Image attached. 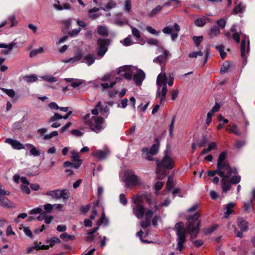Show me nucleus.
I'll return each instance as SVG.
<instances>
[{"mask_svg": "<svg viewBox=\"0 0 255 255\" xmlns=\"http://www.w3.org/2000/svg\"><path fill=\"white\" fill-rule=\"evenodd\" d=\"M161 51L163 53L153 59L154 63H157L161 65V72L157 76L156 79V85L157 90L156 94V97L159 98L160 104L164 102V100L167 92V84L169 86H172L173 84L174 77L172 74L166 75L165 70V65L169 55V52L161 48Z\"/></svg>", "mask_w": 255, "mask_h": 255, "instance_id": "obj_1", "label": "nucleus"}, {"mask_svg": "<svg viewBox=\"0 0 255 255\" xmlns=\"http://www.w3.org/2000/svg\"><path fill=\"white\" fill-rule=\"evenodd\" d=\"M200 216L198 212L195 213L193 215H190L187 217L188 225L187 228H185L182 222H179L175 225V228L177 238V250L181 251L183 249V245L186 240L185 234L188 232L191 238H195L199 230L200 222L198 220Z\"/></svg>", "mask_w": 255, "mask_h": 255, "instance_id": "obj_2", "label": "nucleus"}, {"mask_svg": "<svg viewBox=\"0 0 255 255\" xmlns=\"http://www.w3.org/2000/svg\"><path fill=\"white\" fill-rule=\"evenodd\" d=\"M217 174L222 178L221 180V185L223 191L225 193L230 190L232 184H237L241 180V177L240 175H233L225 170H223L222 172L220 173L218 166H217V169L209 171L208 172L209 176H214Z\"/></svg>", "mask_w": 255, "mask_h": 255, "instance_id": "obj_3", "label": "nucleus"}, {"mask_svg": "<svg viewBox=\"0 0 255 255\" xmlns=\"http://www.w3.org/2000/svg\"><path fill=\"white\" fill-rule=\"evenodd\" d=\"M85 123L93 131L98 133L104 129L106 126L105 119L101 117L94 115L90 118V114H87L84 116Z\"/></svg>", "mask_w": 255, "mask_h": 255, "instance_id": "obj_4", "label": "nucleus"}, {"mask_svg": "<svg viewBox=\"0 0 255 255\" xmlns=\"http://www.w3.org/2000/svg\"><path fill=\"white\" fill-rule=\"evenodd\" d=\"M157 178L162 179L166 175V170L172 169L175 165V163L172 158L169 154L166 153L161 160L157 161Z\"/></svg>", "mask_w": 255, "mask_h": 255, "instance_id": "obj_5", "label": "nucleus"}, {"mask_svg": "<svg viewBox=\"0 0 255 255\" xmlns=\"http://www.w3.org/2000/svg\"><path fill=\"white\" fill-rule=\"evenodd\" d=\"M227 152L223 151L220 154L218 161L217 166H218L220 173L222 172L223 170H226L233 175H238V171L235 167H232L229 163L226 161Z\"/></svg>", "mask_w": 255, "mask_h": 255, "instance_id": "obj_6", "label": "nucleus"}, {"mask_svg": "<svg viewBox=\"0 0 255 255\" xmlns=\"http://www.w3.org/2000/svg\"><path fill=\"white\" fill-rule=\"evenodd\" d=\"M43 195L51 197L52 199L58 200L62 198L64 200L68 199L70 197V192L67 189H56L49 191Z\"/></svg>", "mask_w": 255, "mask_h": 255, "instance_id": "obj_7", "label": "nucleus"}, {"mask_svg": "<svg viewBox=\"0 0 255 255\" xmlns=\"http://www.w3.org/2000/svg\"><path fill=\"white\" fill-rule=\"evenodd\" d=\"M113 72L110 73H107L104 76L100 78V80L103 82L109 81L110 83H101V86L104 90L108 89L113 88L115 85L119 82L121 79L117 77L114 80L112 79Z\"/></svg>", "mask_w": 255, "mask_h": 255, "instance_id": "obj_8", "label": "nucleus"}, {"mask_svg": "<svg viewBox=\"0 0 255 255\" xmlns=\"http://www.w3.org/2000/svg\"><path fill=\"white\" fill-rule=\"evenodd\" d=\"M159 150L158 144H153L150 148H143L142 149V156L149 161L153 160L152 156L156 154Z\"/></svg>", "mask_w": 255, "mask_h": 255, "instance_id": "obj_9", "label": "nucleus"}, {"mask_svg": "<svg viewBox=\"0 0 255 255\" xmlns=\"http://www.w3.org/2000/svg\"><path fill=\"white\" fill-rule=\"evenodd\" d=\"M110 109L107 105L104 106L101 101L99 102L95 108L92 110L91 113L93 115L98 116L100 113L103 116L107 118L109 114Z\"/></svg>", "mask_w": 255, "mask_h": 255, "instance_id": "obj_10", "label": "nucleus"}, {"mask_svg": "<svg viewBox=\"0 0 255 255\" xmlns=\"http://www.w3.org/2000/svg\"><path fill=\"white\" fill-rule=\"evenodd\" d=\"M250 50V41L249 38L245 35L243 36V39L242 40L241 45V56L243 58H246Z\"/></svg>", "mask_w": 255, "mask_h": 255, "instance_id": "obj_11", "label": "nucleus"}, {"mask_svg": "<svg viewBox=\"0 0 255 255\" xmlns=\"http://www.w3.org/2000/svg\"><path fill=\"white\" fill-rule=\"evenodd\" d=\"M126 184L127 187H132L141 183V180L134 174H129L126 179Z\"/></svg>", "mask_w": 255, "mask_h": 255, "instance_id": "obj_12", "label": "nucleus"}, {"mask_svg": "<svg viewBox=\"0 0 255 255\" xmlns=\"http://www.w3.org/2000/svg\"><path fill=\"white\" fill-rule=\"evenodd\" d=\"M131 68L132 67L130 66L126 65L120 67L117 73L123 76L126 79L129 80L132 77Z\"/></svg>", "mask_w": 255, "mask_h": 255, "instance_id": "obj_13", "label": "nucleus"}, {"mask_svg": "<svg viewBox=\"0 0 255 255\" xmlns=\"http://www.w3.org/2000/svg\"><path fill=\"white\" fill-rule=\"evenodd\" d=\"M132 208L133 214L137 218L141 219L143 217L145 209L142 205H132Z\"/></svg>", "mask_w": 255, "mask_h": 255, "instance_id": "obj_14", "label": "nucleus"}, {"mask_svg": "<svg viewBox=\"0 0 255 255\" xmlns=\"http://www.w3.org/2000/svg\"><path fill=\"white\" fill-rule=\"evenodd\" d=\"M107 41L105 39H99L98 40V45L99 46L97 54L99 56L103 57L107 52L108 49L106 47Z\"/></svg>", "mask_w": 255, "mask_h": 255, "instance_id": "obj_15", "label": "nucleus"}, {"mask_svg": "<svg viewBox=\"0 0 255 255\" xmlns=\"http://www.w3.org/2000/svg\"><path fill=\"white\" fill-rule=\"evenodd\" d=\"M153 215V211L152 210H148L145 213V220L140 222V226L142 228H146L150 225V219Z\"/></svg>", "mask_w": 255, "mask_h": 255, "instance_id": "obj_16", "label": "nucleus"}, {"mask_svg": "<svg viewBox=\"0 0 255 255\" xmlns=\"http://www.w3.org/2000/svg\"><path fill=\"white\" fill-rule=\"evenodd\" d=\"M144 78L145 74L141 70H137L133 77V80L137 85H140Z\"/></svg>", "mask_w": 255, "mask_h": 255, "instance_id": "obj_17", "label": "nucleus"}, {"mask_svg": "<svg viewBox=\"0 0 255 255\" xmlns=\"http://www.w3.org/2000/svg\"><path fill=\"white\" fill-rule=\"evenodd\" d=\"M5 142L9 144L14 149L19 150L24 148L23 145L19 141L11 138H6Z\"/></svg>", "mask_w": 255, "mask_h": 255, "instance_id": "obj_18", "label": "nucleus"}, {"mask_svg": "<svg viewBox=\"0 0 255 255\" xmlns=\"http://www.w3.org/2000/svg\"><path fill=\"white\" fill-rule=\"evenodd\" d=\"M71 158L75 162V168L78 169L82 163V160L80 159L79 153L75 150L71 152Z\"/></svg>", "mask_w": 255, "mask_h": 255, "instance_id": "obj_19", "label": "nucleus"}, {"mask_svg": "<svg viewBox=\"0 0 255 255\" xmlns=\"http://www.w3.org/2000/svg\"><path fill=\"white\" fill-rule=\"evenodd\" d=\"M109 150H98L92 153V155L99 160H103L109 154Z\"/></svg>", "mask_w": 255, "mask_h": 255, "instance_id": "obj_20", "label": "nucleus"}, {"mask_svg": "<svg viewBox=\"0 0 255 255\" xmlns=\"http://www.w3.org/2000/svg\"><path fill=\"white\" fill-rule=\"evenodd\" d=\"M146 201L150 208L149 210H152L153 213L159 210V206L157 205V202L155 199L147 197Z\"/></svg>", "mask_w": 255, "mask_h": 255, "instance_id": "obj_21", "label": "nucleus"}, {"mask_svg": "<svg viewBox=\"0 0 255 255\" xmlns=\"http://www.w3.org/2000/svg\"><path fill=\"white\" fill-rule=\"evenodd\" d=\"M108 219L106 218L105 214L104 213H103L100 219L97 221V224L98 225V227L94 228L90 232H92V233H95L99 230V226H100L103 223H105L107 225L108 224Z\"/></svg>", "mask_w": 255, "mask_h": 255, "instance_id": "obj_22", "label": "nucleus"}, {"mask_svg": "<svg viewBox=\"0 0 255 255\" xmlns=\"http://www.w3.org/2000/svg\"><path fill=\"white\" fill-rule=\"evenodd\" d=\"M173 30L176 32H179L180 31V27L177 23H174L173 27H171L170 26H166L163 29L162 31L165 34H171Z\"/></svg>", "mask_w": 255, "mask_h": 255, "instance_id": "obj_23", "label": "nucleus"}, {"mask_svg": "<svg viewBox=\"0 0 255 255\" xmlns=\"http://www.w3.org/2000/svg\"><path fill=\"white\" fill-rule=\"evenodd\" d=\"M72 114V111H68L65 116H62L61 115H60L59 114L56 113H55L53 116H51L50 117V121H53L55 120H61L62 119L66 120L69 117V116Z\"/></svg>", "mask_w": 255, "mask_h": 255, "instance_id": "obj_24", "label": "nucleus"}, {"mask_svg": "<svg viewBox=\"0 0 255 255\" xmlns=\"http://www.w3.org/2000/svg\"><path fill=\"white\" fill-rule=\"evenodd\" d=\"M65 80L67 82H71V85L73 88H76L82 85L83 81L81 79L65 78Z\"/></svg>", "mask_w": 255, "mask_h": 255, "instance_id": "obj_25", "label": "nucleus"}, {"mask_svg": "<svg viewBox=\"0 0 255 255\" xmlns=\"http://www.w3.org/2000/svg\"><path fill=\"white\" fill-rule=\"evenodd\" d=\"M15 44V43L13 42H11L9 44L1 43L0 44V48H4L7 49L6 50L3 51V53L5 55H7L10 53Z\"/></svg>", "mask_w": 255, "mask_h": 255, "instance_id": "obj_26", "label": "nucleus"}, {"mask_svg": "<svg viewBox=\"0 0 255 255\" xmlns=\"http://www.w3.org/2000/svg\"><path fill=\"white\" fill-rule=\"evenodd\" d=\"M238 225L242 231H246L248 229V222L243 218L238 219Z\"/></svg>", "mask_w": 255, "mask_h": 255, "instance_id": "obj_27", "label": "nucleus"}, {"mask_svg": "<svg viewBox=\"0 0 255 255\" xmlns=\"http://www.w3.org/2000/svg\"><path fill=\"white\" fill-rule=\"evenodd\" d=\"M82 57V55L81 53L78 52V53H76L73 57H71L70 58L64 60H63V62L65 63H69V62L74 63L76 62H77L79 60H80L81 59Z\"/></svg>", "mask_w": 255, "mask_h": 255, "instance_id": "obj_28", "label": "nucleus"}, {"mask_svg": "<svg viewBox=\"0 0 255 255\" xmlns=\"http://www.w3.org/2000/svg\"><path fill=\"white\" fill-rule=\"evenodd\" d=\"M95 59V56L93 54H89L84 57L82 62L87 63L88 66H90L94 63Z\"/></svg>", "mask_w": 255, "mask_h": 255, "instance_id": "obj_29", "label": "nucleus"}, {"mask_svg": "<svg viewBox=\"0 0 255 255\" xmlns=\"http://www.w3.org/2000/svg\"><path fill=\"white\" fill-rule=\"evenodd\" d=\"M235 206V204L231 202L227 205L226 206V212H225L224 217L225 218H227L230 215L233 213V208Z\"/></svg>", "mask_w": 255, "mask_h": 255, "instance_id": "obj_30", "label": "nucleus"}, {"mask_svg": "<svg viewBox=\"0 0 255 255\" xmlns=\"http://www.w3.org/2000/svg\"><path fill=\"white\" fill-rule=\"evenodd\" d=\"M142 201V196L139 194H136L131 197V202L133 203L132 205H140Z\"/></svg>", "mask_w": 255, "mask_h": 255, "instance_id": "obj_31", "label": "nucleus"}, {"mask_svg": "<svg viewBox=\"0 0 255 255\" xmlns=\"http://www.w3.org/2000/svg\"><path fill=\"white\" fill-rule=\"evenodd\" d=\"M217 148V145L216 142H211L207 148H204L202 151L201 154H205L211 151L212 150Z\"/></svg>", "mask_w": 255, "mask_h": 255, "instance_id": "obj_32", "label": "nucleus"}, {"mask_svg": "<svg viewBox=\"0 0 255 255\" xmlns=\"http://www.w3.org/2000/svg\"><path fill=\"white\" fill-rule=\"evenodd\" d=\"M220 33V30L217 26H213L211 27L209 35L211 38L217 36Z\"/></svg>", "mask_w": 255, "mask_h": 255, "instance_id": "obj_33", "label": "nucleus"}, {"mask_svg": "<svg viewBox=\"0 0 255 255\" xmlns=\"http://www.w3.org/2000/svg\"><path fill=\"white\" fill-rule=\"evenodd\" d=\"M207 19L205 16L198 18L195 21V24L198 27H202L206 24Z\"/></svg>", "mask_w": 255, "mask_h": 255, "instance_id": "obj_34", "label": "nucleus"}, {"mask_svg": "<svg viewBox=\"0 0 255 255\" xmlns=\"http://www.w3.org/2000/svg\"><path fill=\"white\" fill-rule=\"evenodd\" d=\"M97 32L99 35L107 36L108 31L107 27L105 26H99L97 28Z\"/></svg>", "mask_w": 255, "mask_h": 255, "instance_id": "obj_35", "label": "nucleus"}, {"mask_svg": "<svg viewBox=\"0 0 255 255\" xmlns=\"http://www.w3.org/2000/svg\"><path fill=\"white\" fill-rule=\"evenodd\" d=\"M230 128H227L226 130L230 132L233 133L236 135H240V132L239 131V129L236 125H233L231 126H229Z\"/></svg>", "mask_w": 255, "mask_h": 255, "instance_id": "obj_36", "label": "nucleus"}, {"mask_svg": "<svg viewBox=\"0 0 255 255\" xmlns=\"http://www.w3.org/2000/svg\"><path fill=\"white\" fill-rule=\"evenodd\" d=\"M245 6L243 3H240L238 5H236L233 9V13L237 14L241 13L245 10Z\"/></svg>", "mask_w": 255, "mask_h": 255, "instance_id": "obj_37", "label": "nucleus"}, {"mask_svg": "<svg viewBox=\"0 0 255 255\" xmlns=\"http://www.w3.org/2000/svg\"><path fill=\"white\" fill-rule=\"evenodd\" d=\"M40 78L42 80L48 82H56L58 80L56 77H53L52 75H45L40 77Z\"/></svg>", "mask_w": 255, "mask_h": 255, "instance_id": "obj_38", "label": "nucleus"}, {"mask_svg": "<svg viewBox=\"0 0 255 255\" xmlns=\"http://www.w3.org/2000/svg\"><path fill=\"white\" fill-rule=\"evenodd\" d=\"M23 79L28 83H32L37 80V77L35 75H30L23 77Z\"/></svg>", "mask_w": 255, "mask_h": 255, "instance_id": "obj_39", "label": "nucleus"}, {"mask_svg": "<svg viewBox=\"0 0 255 255\" xmlns=\"http://www.w3.org/2000/svg\"><path fill=\"white\" fill-rule=\"evenodd\" d=\"M99 10V8L94 7L89 10V17L93 19H96L98 18L99 15L97 14H92V12H97Z\"/></svg>", "mask_w": 255, "mask_h": 255, "instance_id": "obj_40", "label": "nucleus"}, {"mask_svg": "<svg viewBox=\"0 0 255 255\" xmlns=\"http://www.w3.org/2000/svg\"><path fill=\"white\" fill-rule=\"evenodd\" d=\"M230 67V64L228 61H225L221 68V73H225L228 72Z\"/></svg>", "mask_w": 255, "mask_h": 255, "instance_id": "obj_41", "label": "nucleus"}, {"mask_svg": "<svg viewBox=\"0 0 255 255\" xmlns=\"http://www.w3.org/2000/svg\"><path fill=\"white\" fill-rule=\"evenodd\" d=\"M0 89L10 98H13L15 96V93L13 89H7L4 88H0Z\"/></svg>", "mask_w": 255, "mask_h": 255, "instance_id": "obj_42", "label": "nucleus"}, {"mask_svg": "<svg viewBox=\"0 0 255 255\" xmlns=\"http://www.w3.org/2000/svg\"><path fill=\"white\" fill-rule=\"evenodd\" d=\"M28 145L31 147L30 150V154L34 156H37L40 155V152L34 146L31 144H28Z\"/></svg>", "mask_w": 255, "mask_h": 255, "instance_id": "obj_43", "label": "nucleus"}, {"mask_svg": "<svg viewBox=\"0 0 255 255\" xmlns=\"http://www.w3.org/2000/svg\"><path fill=\"white\" fill-rule=\"evenodd\" d=\"M44 52V49L42 47H39L37 49H35L31 50L30 52V57H33L36 56L38 53H42Z\"/></svg>", "mask_w": 255, "mask_h": 255, "instance_id": "obj_44", "label": "nucleus"}, {"mask_svg": "<svg viewBox=\"0 0 255 255\" xmlns=\"http://www.w3.org/2000/svg\"><path fill=\"white\" fill-rule=\"evenodd\" d=\"M216 48L219 52L221 58L224 59L226 56V53L224 50V46L222 45L216 46Z\"/></svg>", "mask_w": 255, "mask_h": 255, "instance_id": "obj_45", "label": "nucleus"}, {"mask_svg": "<svg viewBox=\"0 0 255 255\" xmlns=\"http://www.w3.org/2000/svg\"><path fill=\"white\" fill-rule=\"evenodd\" d=\"M20 230H22L25 235L29 238L32 237V234L29 228L26 227L23 225H21V227L19 228Z\"/></svg>", "mask_w": 255, "mask_h": 255, "instance_id": "obj_46", "label": "nucleus"}, {"mask_svg": "<svg viewBox=\"0 0 255 255\" xmlns=\"http://www.w3.org/2000/svg\"><path fill=\"white\" fill-rule=\"evenodd\" d=\"M131 29L132 34L137 39H138L140 38V34L139 31L133 26L129 25Z\"/></svg>", "mask_w": 255, "mask_h": 255, "instance_id": "obj_47", "label": "nucleus"}, {"mask_svg": "<svg viewBox=\"0 0 255 255\" xmlns=\"http://www.w3.org/2000/svg\"><path fill=\"white\" fill-rule=\"evenodd\" d=\"M58 134V131L55 130L51 132L49 134H46L44 135L43 137V139L44 140H50L52 137L57 136Z\"/></svg>", "mask_w": 255, "mask_h": 255, "instance_id": "obj_48", "label": "nucleus"}, {"mask_svg": "<svg viewBox=\"0 0 255 255\" xmlns=\"http://www.w3.org/2000/svg\"><path fill=\"white\" fill-rule=\"evenodd\" d=\"M133 42L131 39V35H129L127 38L124 39V40H123V41L122 42L123 44L126 46L131 45L133 44Z\"/></svg>", "mask_w": 255, "mask_h": 255, "instance_id": "obj_49", "label": "nucleus"}, {"mask_svg": "<svg viewBox=\"0 0 255 255\" xmlns=\"http://www.w3.org/2000/svg\"><path fill=\"white\" fill-rule=\"evenodd\" d=\"M44 211L43 212H45V214L49 213L52 212V209L54 208V206L50 203H47L43 206Z\"/></svg>", "mask_w": 255, "mask_h": 255, "instance_id": "obj_50", "label": "nucleus"}, {"mask_svg": "<svg viewBox=\"0 0 255 255\" xmlns=\"http://www.w3.org/2000/svg\"><path fill=\"white\" fill-rule=\"evenodd\" d=\"M162 9V6L160 5H157L154 8H153L149 14V16L153 17L158 13Z\"/></svg>", "mask_w": 255, "mask_h": 255, "instance_id": "obj_51", "label": "nucleus"}, {"mask_svg": "<svg viewBox=\"0 0 255 255\" xmlns=\"http://www.w3.org/2000/svg\"><path fill=\"white\" fill-rule=\"evenodd\" d=\"M203 55V53L201 51H197V52H191L189 54L188 57L190 58H196L198 56H202Z\"/></svg>", "mask_w": 255, "mask_h": 255, "instance_id": "obj_52", "label": "nucleus"}, {"mask_svg": "<svg viewBox=\"0 0 255 255\" xmlns=\"http://www.w3.org/2000/svg\"><path fill=\"white\" fill-rule=\"evenodd\" d=\"M60 240L56 237L52 238L48 241L49 246L51 247L54 246L55 244L60 243Z\"/></svg>", "mask_w": 255, "mask_h": 255, "instance_id": "obj_53", "label": "nucleus"}, {"mask_svg": "<svg viewBox=\"0 0 255 255\" xmlns=\"http://www.w3.org/2000/svg\"><path fill=\"white\" fill-rule=\"evenodd\" d=\"M203 39V37L202 36H194L193 37V40L197 46H198L199 44L202 41Z\"/></svg>", "mask_w": 255, "mask_h": 255, "instance_id": "obj_54", "label": "nucleus"}, {"mask_svg": "<svg viewBox=\"0 0 255 255\" xmlns=\"http://www.w3.org/2000/svg\"><path fill=\"white\" fill-rule=\"evenodd\" d=\"M43 212V208L42 206H39L36 208L31 210L30 212V214H40Z\"/></svg>", "mask_w": 255, "mask_h": 255, "instance_id": "obj_55", "label": "nucleus"}, {"mask_svg": "<svg viewBox=\"0 0 255 255\" xmlns=\"http://www.w3.org/2000/svg\"><path fill=\"white\" fill-rule=\"evenodd\" d=\"M60 238L64 240H72L74 238V237L73 236L69 235L67 233H64L60 235Z\"/></svg>", "mask_w": 255, "mask_h": 255, "instance_id": "obj_56", "label": "nucleus"}, {"mask_svg": "<svg viewBox=\"0 0 255 255\" xmlns=\"http://www.w3.org/2000/svg\"><path fill=\"white\" fill-rule=\"evenodd\" d=\"M124 9L127 11H129L131 9V0H126L125 2V7Z\"/></svg>", "mask_w": 255, "mask_h": 255, "instance_id": "obj_57", "label": "nucleus"}, {"mask_svg": "<svg viewBox=\"0 0 255 255\" xmlns=\"http://www.w3.org/2000/svg\"><path fill=\"white\" fill-rule=\"evenodd\" d=\"M220 108V105L216 103L215 104V105H214V106L212 108L211 110L210 111H209L208 113L214 115V114L215 112H217L219 110Z\"/></svg>", "mask_w": 255, "mask_h": 255, "instance_id": "obj_58", "label": "nucleus"}, {"mask_svg": "<svg viewBox=\"0 0 255 255\" xmlns=\"http://www.w3.org/2000/svg\"><path fill=\"white\" fill-rule=\"evenodd\" d=\"M60 120H55L53 121H50V118L49 119V122H52L53 124L51 125V127L53 128H58L61 125V124L60 123V122L59 121Z\"/></svg>", "mask_w": 255, "mask_h": 255, "instance_id": "obj_59", "label": "nucleus"}, {"mask_svg": "<svg viewBox=\"0 0 255 255\" xmlns=\"http://www.w3.org/2000/svg\"><path fill=\"white\" fill-rule=\"evenodd\" d=\"M164 185V183L163 182H157L155 184V189L156 192H155L156 195H158L157 191L160 190Z\"/></svg>", "mask_w": 255, "mask_h": 255, "instance_id": "obj_60", "label": "nucleus"}, {"mask_svg": "<svg viewBox=\"0 0 255 255\" xmlns=\"http://www.w3.org/2000/svg\"><path fill=\"white\" fill-rule=\"evenodd\" d=\"M120 202L121 204L124 205H126L127 204V200L125 197L124 194H121L119 196Z\"/></svg>", "mask_w": 255, "mask_h": 255, "instance_id": "obj_61", "label": "nucleus"}, {"mask_svg": "<svg viewBox=\"0 0 255 255\" xmlns=\"http://www.w3.org/2000/svg\"><path fill=\"white\" fill-rule=\"evenodd\" d=\"M81 30V29L80 28L75 29L73 30L72 31H70L69 32V35L72 37L76 36L79 34V33L80 32Z\"/></svg>", "mask_w": 255, "mask_h": 255, "instance_id": "obj_62", "label": "nucleus"}, {"mask_svg": "<svg viewBox=\"0 0 255 255\" xmlns=\"http://www.w3.org/2000/svg\"><path fill=\"white\" fill-rule=\"evenodd\" d=\"M8 20L11 22L10 27H12L17 24V22L15 20V16L14 15H11L9 17Z\"/></svg>", "mask_w": 255, "mask_h": 255, "instance_id": "obj_63", "label": "nucleus"}, {"mask_svg": "<svg viewBox=\"0 0 255 255\" xmlns=\"http://www.w3.org/2000/svg\"><path fill=\"white\" fill-rule=\"evenodd\" d=\"M27 185H22L21 186V189L22 192L25 193L27 194H29L30 193V190Z\"/></svg>", "mask_w": 255, "mask_h": 255, "instance_id": "obj_64", "label": "nucleus"}]
</instances>
